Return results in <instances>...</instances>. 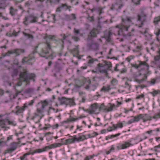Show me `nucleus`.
<instances>
[{"label": "nucleus", "instance_id": "37998d69", "mask_svg": "<svg viewBox=\"0 0 160 160\" xmlns=\"http://www.w3.org/2000/svg\"><path fill=\"white\" fill-rule=\"evenodd\" d=\"M72 38L76 42H78L80 40V38L76 36H72Z\"/></svg>", "mask_w": 160, "mask_h": 160}, {"label": "nucleus", "instance_id": "9d476101", "mask_svg": "<svg viewBox=\"0 0 160 160\" xmlns=\"http://www.w3.org/2000/svg\"><path fill=\"white\" fill-rule=\"evenodd\" d=\"M99 32V31H98L96 29L94 28L89 33L87 40H91L93 38L97 37V34Z\"/></svg>", "mask_w": 160, "mask_h": 160}, {"label": "nucleus", "instance_id": "603ef678", "mask_svg": "<svg viewBox=\"0 0 160 160\" xmlns=\"http://www.w3.org/2000/svg\"><path fill=\"white\" fill-rule=\"evenodd\" d=\"M97 29H96L98 31H99V30H100L101 28V25L99 23V22H98V23L97 25Z\"/></svg>", "mask_w": 160, "mask_h": 160}, {"label": "nucleus", "instance_id": "473e14b6", "mask_svg": "<svg viewBox=\"0 0 160 160\" xmlns=\"http://www.w3.org/2000/svg\"><path fill=\"white\" fill-rule=\"evenodd\" d=\"M23 35H24L25 36L27 37L28 38V39H29V38L32 39L33 38V37L32 36V35L28 33H26V32H23Z\"/></svg>", "mask_w": 160, "mask_h": 160}, {"label": "nucleus", "instance_id": "c85d7f7f", "mask_svg": "<svg viewBox=\"0 0 160 160\" xmlns=\"http://www.w3.org/2000/svg\"><path fill=\"white\" fill-rule=\"evenodd\" d=\"M157 53L159 54L158 55H157L154 57V59L155 61H159L160 59V48L157 51Z\"/></svg>", "mask_w": 160, "mask_h": 160}, {"label": "nucleus", "instance_id": "f257e3e1", "mask_svg": "<svg viewBox=\"0 0 160 160\" xmlns=\"http://www.w3.org/2000/svg\"><path fill=\"white\" fill-rule=\"evenodd\" d=\"M51 49L50 45L48 42L39 45L36 49L37 52L42 57H45L47 54L49 53V51Z\"/></svg>", "mask_w": 160, "mask_h": 160}, {"label": "nucleus", "instance_id": "2eb2a0df", "mask_svg": "<svg viewBox=\"0 0 160 160\" xmlns=\"http://www.w3.org/2000/svg\"><path fill=\"white\" fill-rule=\"evenodd\" d=\"M86 81H76L74 87L76 88H80L86 83Z\"/></svg>", "mask_w": 160, "mask_h": 160}, {"label": "nucleus", "instance_id": "2f4dec72", "mask_svg": "<svg viewBox=\"0 0 160 160\" xmlns=\"http://www.w3.org/2000/svg\"><path fill=\"white\" fill-rule=\"evenodd\" d=\"M160 93V91L158 90L157 91L154 90L152 92H150V93L152 94L153 96H155L156 95Z\"/></svg>", "mask_w": 160, "mask_h": 160}, {"label": "nucleus", "instance_id": "dca6fc26", "mask_svg": "<svg viewBox=\"0 0 160 160\" xmlns=\"http://www.w3.org/2000/svg\"><path fill=\"white\" fill-rule=\"evenodd\" d=\"M145 66L147 67L148 68L149 66L148 64H147L145 62L140 61L139 63L138 64H132V66L135 68L136 69H138V68L141 67L142 66Z\"/></svg>", "mask_w": 160, "mask_h": 160}, {"label": "nucleus", "instance_id": "3c124183", "mask_svg": "<svg viewBox=\"0 0 160 160\" xmlns=\"http://www.w3.org/2000/svg\"><path fill=\"white\" fill-rule=\"evenodd\" d=\"M93 158V156H88L84 158V160H89L90 159Z\"/></svg>", "mask_w": 160, "mask_h": 160}, {"label": "nucleus", "instance_id": "de8ad7c7", "mask_svg": "<svg viewBox=\"0 0 160 160\" xmlns=\"http://www.w3.org/2000/svg\"><path fill=\"white\" fill-rule=\"evenodd\" d=\"M7 122H8V124H11L13 126H15L16 124V123L15 122H12V121H9L8 120V119H7Z\"/></svg>", "mask_w": 160, "mask_h": 160}, {"label": "nucleus", "instance_id": "20e7f679", "mask_svg": "<svg viewBox=\"0 0 160 160\" xmlns=\"http://www.w3.org/2000/svg\"><path fill=\"white\" fill-rule=\"evenodd\" d=\"M58 100L60 102V104L62 105L65 104L66 105L70 104L72 105H75L73 98H68L65 97L62 98H58Z\"/></svg>", "mask_w": 160, "mask_h": 160}, {"label": "nucleus", "instance_id": "e433bc0d", "mask_svg": "<svg viewBox=\"0 0 160 160\" xmlns=\"http://www.w3.org/2000/svg\"><path fill=\"white\" fill-rule=\"evenodd\" d=\"M18 73V71L17 69H14L13 70L12 76L14 77V76H16Z\"/></svg>", "mask_w": 160, "mask_h": 160}, {"label": "nucleus", "instance_id": "f704fd0d", "mask_svg": "<svg viewBox=\"0 0 160 160\" xmlns=\"http://www.w3.org/2000/svg\"><path fill=\"white\" fill-rule=\"evenodd\" d=\"M28 78L30 79H34L36 77L34 73H31L28 75Z\"/></svg>", "mask_w": 160, "mask_h": 160}, {"label": "nucleus", "instance_id": "39448f33", "mask_svg": "<svg viewBox=\"0 0 160 160\" xmlns=\"http://www.w3.org/2000/svg\"><path fill=\"white\" fill-rule=\"evenodd\" d=\"M87 46L89 49L93 50L98 49L99 45L97 42L91 40H87Z\"/></svg>", "mask_w": 160, "mask_h": 160}, {"label": "nucleus", "instance_id": "f8f14e48", "mask_svg": "<svg viewBox=\"0 0 160 160\" xmlns=\"http://www.w3.org/2000/svg\"><path fill=\"white\" fill-rule=\"evenodd\" d=\"M118 34L119 35H122L125 37H127V38L130 40H134L135 39L134 34L131 32H129L126 35L123 32H122V33L121 31H119Z\"/></svg>", "mask_w": 160, "mask_h": 160}, {"label": "nucleus", "instance_id": "a211bd4d", "mask_svg": "<svg viewBox=\"0 0 160 160\" xmlns=\"http://www.w3.org/2000/svg\"><path fill=\"white\" fill-rule=\"evenodd\" d=\"M25 106H23L22 107H20L19 106H17L16 107V108L17 109L15 113L18 114L22 113L23 111L24 110L25 108Z\"/></svg>", "mask_w": 160, "mask_h": 160}, {"label": "nucleus", "instance_id": "79ce46f5", "mask_svg": "<svg viewBox=\"0 0 160 160\" xmlns=\"http://www.w3.org/2000/svg\"><path fill=\"white\" fill-rule=\"evenodd\" d=\"M112 35V33L110 32V31H109L108 32V36H107V41L108 42H109L110 41L111 38H110V36Z\"/></svg>", "mask_w": 160, "mask_h": 160}, {"label": "nucleus", "instance_id": "774afa93", "mask_svg": "<svg viewBox=\"0 0 160 160\" xmlns=\"http://www.w3.org/2000/svg\"><path fill=\"white\" fill-rule=\"evenodd\" d=\"M71 16L72 17V18L73 19H76V17L75 16V15L74 14H71Z\"/></svg>", "mask_w": 160, "mask_h": 160}, {"label": "nucleus", "instance_id": "09e8293b", "mask_svg": "<svg viewBox=\"0 0 160 160\" xmlns=\"http://www.w3.org/2000/svg\"><path fill=\"white\" fill-rule=\"evenodd\" d=\"M85 111H88L90 114H92L95 112L94 110H92V109L91 110L87 109Z\"/></svg>", "mask_w": 160, "mask_h": 160}, {"label": "nucleus", "instance_id": "0e129e2a", "mask_svg": "<svg viewBox=\"0 0 160 160\" xmlns=\"http://www.w3.org/2000/svg\"><path fill=\"white\" fill-rule=\"evenodd\" d=\"M74 32L76 34H79L80 32V31L79 30H77L76 28L74 29Z\"/></svg>", "mask_w": 160, "mask_h": 160}, {"label": "nucleus", "instance_id": "4d7b16f0", "mask_svg": "<svg viewBox=\"0 0 160 160\" xmlns=\"http://www.w3.org/2000/svg\"><path fill=\"white\" fill-rule=\"evenodd\" d=\"M143 118H149V119H151V118H152V117H150L149 116L146 114L144 115V117Z\"/></svg>", "mask_w": 160, "mask_h": 160}, {"label": "nucleus", "instance_id": "7c9ffc66", "mask_svg": "<svg viewBox=\"0 0 160 160\" xmlns=\"http://www.w3.org/2000/svg\"><path fill=\"white\" fill-rule=\"evenodd\" d=\"M10 14L12 15L13 16L14 15L16 12V10L14 9L12 7H11L10 8Z\"/></svg>", "mask_w": 160, "mask_h": 160}, {"label": "nucleus", "instance_id": "680f3d73", "mask_svg": "<svg viewBox=\"0 0 160 160\" xmlns=\"http://www.w3.org/2000/svg\"><path fill=\"white\" fill-rule=\"evenodd\" d=\"M135 122L134 121V119H131L130 120H129L128 122L127 123L128 124H131L132 122Z\"/></svg>", "mask_w": 160, "mask_h": 160}, {"label": "nucleus", "instance_id": "f03ea898", "mask_svg": "<svg viewBox=\"0 0 160 160\" xmlns=\"http://www.w3.org/2000/svg\"><path fill=\"white\" fill-rule=\"evenodd\" d=\"M105 63H99L97 65V69L100 72H103L105 73L106 77L108 76L107 70L109 69L112 67V64L110 62H106Z\"/></svg>", "mask_w": 160, "mask_h": 160}, {"label": "nucleus", "instance_id": "6e6d98bb", "mask_svg": "<svg viewBox=\"0 0 160 160\" xmlns=\"http://www.w3.org/2000/svg\"><path fill=\"white\" fill-rule=\"evenodd\" d=\"M5 151L6 152H5V153H6L7 152H11L12 151H13L10 148H9L6 150H5Z\"/></svg>", "mask_w": 160, "mask_h": 160}, {"label": "nucleus", "instance_id": "72a5a7b5", "mask_svg": "<svg viewBox=\"0 0 160 160\" xmlns=\"http://www.w3.org/2000/svg\"><path fill=\"white\" fill-rule=\"evenodd\" d=\"M113 127L114 128V129H117L118 127L122 128L123 127V124L122 123H118L116 126L115 125H113Z\"/></svg>", "mask_w": 160, "mask_h": 160}, {"label": "nucleus", "instance_id": "4be33fe9", "mask_svg": "<svg viewBox=\"0 0 160 160\" xmlns=\"http://www.w3.org/2000/svg\"><path fill=\"white\" fill-rule=\"evenodd\" d=\"M10 148L14 151L17 148V143L16 142H13L11 143L10 145Z\"/></svg>", "mask_w": 160, "mask_h": 160}, {"label": "nucleus", "instance_id": "c756f323", "mask_svg": "<svg viewBox=\"0 0 160 160\" xmlns=\"http://www.w3.org/2000/svg\"><path fill=\"white\" fill-rule=\"evenodd\" d=\"M99 108L101 110H103L105 112H106L107 109V106H105L103 103H102L101 104Z\"/></svg>", "mask_w": 160, "mask_h": 160}, {"label": "nucleus", "instance_id": "e2e57ef3", "mask_svg": "<svg viewBox=\"0 0 160 160\" xmlns=\"http://www.w3.org/2000/svg\"><path fill=\"white\" fill-rule=\"evenodd\" d=\"M4 93V91L2 89H0V95L2 96Z\"/></svg>", "mask_w": 160, "mask_h": 160}, {"label": "nucleus", "instance_id": "bf43d9fd", "mask_svg": "<svg viewBox=\"0 0 160 160\" xmlns=\"http://www.w3.org/2000/svg\"><path fill=\"white\" fill-rule=\"evenodd\" d=\"M138 87H140L142 89L143 88H144L147 87V86L146 85H139L138 86Z\"/></svg>", "mask_w": 160, "mask_h": 160}, {"label": "nucleus", "instance_id": "052dcab7", "mask_svg": "<svg viewBox=\"0 0 160 160\" xmlns=\"http://www.w3.org/2000/svg\"><path fill=\"white\" fill-rule=\"evenodd\" d=\"M144 94H142L141 95H140L138 96V97H136V99H140L141 98H143L144 97Z\"/></svg>", "mask_w": 160, "mask_h": 160}, {"label": "nucleus", "instance_id": "9b49d317", "mask_svg": "<svg viewBox=\"0 0 160 160\" xmlns=\"http://www.w3.org/2000/svg\"><path fill=\"white\" fill-rule=\"evenodd\" d=\"M24 52L25 51L24 49H16L13 50L9 51L6 53V55L9 56L10 54L14 53L16 54L17 56H18L20 55L21 53H24Z\"/></svg>", "mask_w": 160, "mask_h": 160}, {"label": "nucleus", "instance_id": "ddd939ff", "mask_svg": "<svg viewBox=\"0 0 160 160\" xmlns=\"http://www.w3.org/2000/svg\"><path fill=\"white\" fill-rule=\"evenodd\" d=\"M88 84H86L85 88L88 89L90 88L92 90L94 91L96 88L97 84H92L91 81H87Z\"/></svg>", "mask_w": 160, "mask_h": 160}, {"label": "nucleus", "instance_id": "aec40b11", "mask_svg": "<svg viewBox=\"0 0 160 160\" xmlns=\"http://www.w3.org/2000/svg\"><path fill=\"white\" fill-rule=\"evenodd\" d=\"M115 106L114 104H111V103H109L107 106V109L106 112L112 111L113 110V108Z\"/></svg>", "mask_w": 160, "mask_h": 160}, {"label": "nucleus", "instance_id": "6ab92c4d", "mask_svg": "<svg viewBox=\"0 0 160 160\" xmlns=\"http://www.w3.org/2000/svg\"><path fill=\"white\" fill-rule=\"evenodd\" d=\"M132 145L131 144L127 142H124V143L121 144L119 147L118 146V149H124Z\"/></svg>", "mask_w": 160, "mask_h": 160}, {"label": "nucleus", "instance_id": "423d86ee", "mask_svg": "<svg viewBox=\"0 0 160 160\" xmlns=\"http://www.w3.org/2000/svg\"><path fill=\"white\" fill-rule=\"evenodd\" d=\"M48 102L46 100L44 101H41L38 103V105L41 106V107L37 109V112L40 113H42L44 112L43 110L45 107L48 105Z\"/></svg>", "mask_w": 160, "mask_h": 160}, {"label": "nucleus", "instance_id": "49530a36", "mask_svg": "<svg viewBox=\"0 0 160 160\" xmlns=\"http://www.w3.org/2000/svg\"><path fill=\"white\" fill-rule=\"evenodd\" d=\"M65 141L67 143H71L74 142V141L72 139H69L65 140Z\"/></svg>", "mask_w": 160, "mask_h": 160}, {"label": "nucleus", "instance_id": "0eeeda50", "mask_svg": "<svg viewBox=\"0 0 160 160\" xmlns=\"http://www.w3.org/2000/svg\"><path fill=\"white\" fill-rule=\"evenodd\" d=\"M61 145V144L60 143H55L49 146H46L45 148L42 149H36L34 150V153L36 152H41L46 151L47 149H51L53 147H56L58 146H60Z\"/></svg>", "mask_w": 160, "mask_h": 160}, {"label": "nucleus", "instance_id": "b1692460", "mask_svg": "<svg viewBox=\"0 0 160 160\" xmlns=\"http://www.w3.org/2000/svg\"><path fill=\"white\" fill-rule=\"evenodd\" d=\"M110 89V86L109 85L108 86H104L101 89V91H103L104 92H108Z\"/></svg>", "mask_w": 160, "mask_h": 160}, {"label": "nucleus", "instance_id": "864d4df0", "mask_svg": "<svg viewBox=\"0 0 160 160\" xmlns=\"http://www.w3.org/2000/svg\"><path fill=\"white\" fill-rule=\"evenodd\" d=\"M91 109L92 110L93 109L95 110V109H97V106L95 104H92L91 105Z\"/></svg>", "mask_w": 160, "mask_h": 160}, {"label": "nucleus", "instance_id": "4c0bfd02", "mask_svg": "<svg viewBox=\"0 0 160 160\" xmlns=\"http://www.w3.org/2000/svg\"><path fill=\"white\" fill-rule=\"evenodd\" d=\"M152 118L154 119L160 118V111L159 112L156 113Z\"/></svg>", "mask_w": 160, "mask_h": 160}, {"label": "nucleus", "instance_id": "ea45409f", "mask_svg": "<svg viewBox=\"0 0 160 160\" xmlns=\"http://www.w3.org/2000/svg\"><path fill=\"white\" fill-rule=\"evenodd\" d=\"M160 21V17H156L154 19V23L155 24H157L158 22Z\"/></svg>", "mask_w": 160, "mask_h": 160}, {"label": "nucleus", "instance_id": "1a4fd4ad", "mask_svg": "<svg viewBox=\"0 0 160 160\" xmlns=\"http://www.w3.org/2000/svg\"><path fill=\"white\" fill-rule=\"evenodd\" d=\"M30 81H18V82L17 83L16 85L15 89V92L16 93L13 96V98L14 99L16 98L18 96V94L22 91L23 89H22L21 91H19L17 89H16V87L17 86H20L22 85V82H25L26 85L30 83Z\"/></svg>", "mask_w": 160, "mask_h": 160}, {"label": "nucleus", "instance_id": "393cba45", "mask_svg": "<svg viewBox=\"0 0 160 160\" xmlns=\"http://www.w3.org/2000/svg\"><path fill=\"white\" fill-rule=\"evenodd\" d=\"M62 67L61 65L58 63H56L55 66V70L57 72H59Z\"/></svg>", "mask_w": 160, "mask_h": 160}, {"label": "nucleus", "instance_id": "f3484780", "mask_svg": "<svg viewBox=\"0 0 160 160\" xmlns=\"http://www.w3.org/2000/svg\"><path fill=\"white\" fill-rule=\"evenodd\" d=\"M27 71L24 70L23 72H21L19 75V77L21 79H23L24 80H27L28 75L27 74Z\"/></svg>", "mask_w": 160, "mask_h": 160}, {"label": "nucleus", "instance_id": "a18cd8bd", "mask_svg": "<svg viewBox=\"0 0 160 160\" xmlns=\"http://www.w3.org/2000/svg\"><path fill=\"white\" fill-rule=\"evenodd\" d=\"M65 6L66 7V9H68L69 11H70V8H71V6H67L66 4H62V7H64Z\"/></svg>", "mask_w": 160, "mask_h": 160}, {"label": "nucleus", "instance_id": "5fc2aeb1", "mask_svg": "<svg viewBox=\"0 0 160 160\" xmlns=\"http://www.w3.org/2000/svg\"><path fill=\"white\" fill-rule=\"evenodd\" d=\"M47 58H50L51 59H52L53 58V52H52L51 54L49 55Z\"/></svg>", "mask_w": 160, "mask_h": 160}, {"label": "nucleus", "instance_id": "7ed1b4c3", "mask_svg": "<svg viewBox=\"0 0 160 160\" xmlns=\"http://www.w3.org/2000/svg\"><path fill=\"white\" fill-rule=\"evenodd\" d=\"M122 21L123 22L122 25L120 28L121 30L119 31H121L122 33V32H123L124 31H128V28L130 26L132 21L129 18H127L125 19H122Z\"/></svg>", "mask_w": 160, "mask_h": 160}, {"label": "nucleus", "instance_id": "338daca9", "mask_svg": "<svg viewBox=\"0 0 160 160\" xmlns=\"http://www.w3.org/2000/svg\"><path fill=\"white\" fill-rule=\"evenodd\" d=\"M113 130H115L113 126V127H110L108 129V131H111Z\"/></svg>", "mask_w": 160, "mask_h": 160}, {"label": "nucleus", "instance_id": "412c9836", "mask_svg": "<svg viewBox=\"0 0 160 160\" xmlns=\"http://www.w3.org/2000/svg\"><path fill=\"white\" fill-rule=\"evenodd\" d=\"M144 117V114H139L135 117H133V119L134 122H138L141 118Z\"/></svg>", "mask_w": 160, "mask_h": 160}, {"label": "nucleus", "instance_id": "c9c22d12", "mask_svg": "<svg viewBox=\"0 0 160 160\" xmlns=\"http://www.w3.org/2000/svg\"><path fill=\"white\" fill-rule=\"evenodd\" d=\"M5 121L4 120H0V126H2V128H5Z\"/></svg>", "mask_w": 160, "mask_h": 160}, {"label": "nucleus", "instance_id": "bb28decb", "mask_svg": "<svg viewBox=\"0 0 160 160\" xmlns=\"http://www.w3.org/2000/svg\"><path fill=\"white\" fill-rule=\"evenodd\" d=\"M34 91V89L32 88H29L27 89L25 91V93H29L32 92Z\"/></svg>", "mask_w": 160, "mask_h": 160}, {"label": "nucleus", "instance_id": "6e6552de", "mask_svg": "<svg viewBox=\"0 0 160 160\" xmlns=\"http://www.w3.org/2000/svg\"><path fill=\"white\" fill-rule=\"evenodd\" d=\"M37 18L32 16L25 17L24 19L23 23L26 26L28 25L29 22L33 23L37 22Z\"/></svg>", "mask_w": 160, "mask_h": 160}, {"label": "nucleus", "instance_id": "8fccbe9b", "mask_svg": "<svg viewBox=\"0 0 160 160\" xmlns=\"http://www.w3.org/2000/svg\"><path fill=\"white\" fill-rule=\"evenodd\" d=\"M141 0H132L133 2L135 4L137 5L140 3V1Z\"/></svg>", "mask_w": 160, "mask_h": 160}, {"label": "nucleus", "instance_id": "69168bd1", "mask_svg": "<svg viewBox=\"0 0 160 160\" xmlns=\"http://www.w3.org/2000/svg\"><path fill=\"white\" fill-rule=\"evenodd\" d=\"M19 32H16L15 31H13V32L12 33V34L14 36H16L18 35V34Z\"/></svg>", "mask_w": 160, "mask_h": 160}, {"label": "nucleus", "instance_id": "4468645a", "mask_svg": "<svg viewBox=\"0 0 160 160\" xmlns=\"http://www.w3.org/2000/svg\"><path fill=\"white\" fill-rule=\"evenodd\" d=\"M138 21H141V25L138 26L139 27L141 28L142 27L143 22L146 20V15L142 12H141L140 14L138 15Z\"/></svg>", "mask_w": 160, "mask_h": 160}, {"label": "nucleus", "instance_id": "a878e982", "mask_svg": "<svg viewBox=\"0 0 160 160\" xmlns=\"http://www.w3.org/2000/svg\"><path fill=\"white\" fill-rule=\"evenodd\" d=\"M78 118H72L71 116L70 117V118L67 119V120L65 121V122H69L74 121L77 120Z\"/></svg>", "mask_w": 160, "mask_h": 160}, {"label": "nucleus", "instance_id": "13d9d810", "mask_svg": "<svg viewBox=\"0 0 160 160\" xmlns=\"http://www.w3.org/2000/svg\"><path fill=\"white\" fill-rule=\"evenodd\" d=\"M118 81H111V83L113 85H115L117 84Z\"/></svg>", "mask_w": 160, "mask_h": 160}, {"label": "nucleus", "instance_id": "5701e85b", "mask_svg": "<svg viewBox=\"0 0 160 160\" xmlns=\"http://www.w3.org/2000/svg\"><path fill=\"white\" fill-rule=\"evenodd\" d=\"M12 139V136H10L9 137H8L7 138V140L5 142H3L2 141V138H1L0 140V146H4L5 144L10 139Z\"/></svg>", "mask_w": 160, "mask_h": 160}, {"label": "nucleus", "instance_id": "c03bdc74", "mask_svg": "<svg viewBox=\"0 0 160 160\" xmlns=\"http://www.w3.org/2000/svg\"><path fill=\"white\" fill-rule=\"evenodd\" d=\"M88 58H90V59L88 60V63H92L94 61V59L93 58H92L91 56H89L88 57Z\"/></svg>", "mask_w": 160, "mask_h": 160}, {"label": "nucleus", "instance_id": "a19ab883", "mask_svg": "<svg viewBox=\"0 0 160 160\" xmlns=\"http://www.w3.org/2000/svg\"><path fill=\"white\" fill-rule=\"evenodd\" d=\"M120 135V133H118L116 134H115V135H111L108 136L107 137H108L109 138H112L114 137H117V136H118L119 135Z\"/></svg>", "mask_w": 160, "mask_h": 160}, {"label": "nucleus", "instance_id": "cd10ccee", "mask_svg": "<svg viewBox=\"0 0 160 160\" xmlns=\"http://www.w3.org/2000/svg\"><path fill=\"white\" fill-rule=\"evenodd\" d=\"M156 81H149L147 82V84H146L147 86V87L151 85H154Z\"/></svg>", "mask_w": 160, "mask_h": 160}, {"label": "nucleus", "instance_id": "58836bf2", "mask_svg": "<svg viewBox=\"0 0 160 160\" xmlns=\"http://www.w3.org/2000/svg\"><path fill=\"white\" fill-rule=\"evenodd\" d=\"M86 136L84 135H82L81 136L79 137L78 138V141H83L84 140L86 139Z\"/></svg>", "mask_w": 160, "mask_h": 160}]
</instances>
